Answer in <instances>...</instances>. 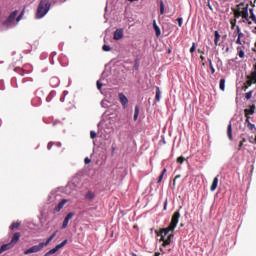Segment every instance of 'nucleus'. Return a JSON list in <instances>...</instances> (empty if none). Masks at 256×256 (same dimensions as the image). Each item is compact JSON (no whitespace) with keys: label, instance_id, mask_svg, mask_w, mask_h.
<instances>
[{"label":"nucleus","instance_id":"1","mask_svg":"<svg viewBox=\"0 0 256 256\" xmlns=\"http://www.w3.org/2000/svg\"><path fill=\"white\" fill-rule=\"evenodd\" d=\"M181 217V213L179 211H176L171 219L170 225L166 228H163L160 230V236L163 239V237H167L169 235L170 231H175L177 228V225H179V218Z\"/></svg>","mask_w":256,"mask_h":256},{"label":"nucleus","instance_id":"2","mask_svg":"<svg viewBox=\"0 0 256 256\" xmlns=\"http://www.w3.org/2000/svg\"><path fill=\"white\" fill-rule=\"evenodd\" d=\"M50 9L51 2L49 0H41L37 8L36 19H43L49 13Z\"/></svg>","mask_w":256,"mask_h":256},{"label":"nucleus","instance_id":"3","mask_svg":"<svg viewBox=\"0 0 256 256\" xmlns=\"http://www.w3.org/2000/svg\"><path fill=\"white\" fill-rule=\"evenodd\" d=\"M17 13H18L17 10L10 13L7 20L3 22V26L7 28L15 27V25H17V23H19V21H21V19L23 18V13H21L18 17H17Z\"/></svg>","mask_w":256,"mask_h":256},{"label":"nucleus","instance_id":"4","mask_svg":"<svg viewBox=\"0 0 256 256\" xmlns=\"http://www.w3.org/2000/svg\"><path fill=\"white\" fill-rule=\"evenodd\" d=\"M44 247L45 245L43 244V242H41L38 245H34L29 249L25 250L24 255H31V253H39V251H43Z\"/></svg>","mask_w":256,"mask_h":256},{"label":"nucleus","instance_id":"5","mask_svg":"<svg viewBox=\"0 0 256 256\" xmlns=\"http://www.w3.org/2000/svg\"><path fill=\"white\" fill-rule=\"evenodd\" d=\"M65 245H67V240H64L63 242H61L60 244L56 245L54 248H52L50 251H48L47 253L44 254V256H50V255H55V253H57V251H59V249H63V247H65Z\"/></svg>","mask_w":256,"mask_h":256},{"label":"nucleus","instance_id":"6","mask_svg":"<svg viewBox=\"0 0 256 256\" xmlns=\"http://www.w3.org/2000/svg\"><path fill=\"white\" fill-rule=\"evenodd\" d=\"M70 189H79L81 187V179L79 177H74L69 183Z\"/></svg>","mask_w":256,"mask_h":256},{"label":"nucleus","instance_id":"7","mask_svg":"<svg viewBox=\"0 0 256 256\" xmlns=\"http://www.w3.org/2000/svg\"><path fill=\"white\" fill-rule=\"evenodd\" d=\"M73 217H75V213L70 212L67 214V216L65 217L63 224H62V229H67V225H69V221H71V219H73Z\"/></svg>","mask_w":256,"mask_h":256},{"label":"nucleus","instance_id":"8","mask_svg":"<svg viewBox=\"0 0 256 256\" xmlns=\"http://www.w3.org/2000/svg\"><path fill=\"white\" fill-rule=\"evenodd\" d=\"M67 203H69V200L67 199H62L57 206L54 208V213H59V211H61V209H63V207H65V205H67Z\"/></svg>","mask_w":256,"mask_h":256},{"label":"nucleus","instance_id":"9","mask_svg":"<svg viewBox=\"0 0 256 256\" xmlns=\"http://www.w3.org/2000/svg\"><path fill=\"white\" fill-rule=\"evenodd\" d=\"M248 85L251 87L252 85H255L256 83V66L254 68V71L251 73L250 76H248Z\"/></svg>","mask_w":256,"mask_h":256},{"label":"nucleus","instance_id":"10","mask_svg":"<svg viewBox=\"0 0 256 256\" xmlns=\"http://www.w3.org/2000/svg\"><path fill=\"white\" fill-rule=\"evenodd\" d=\"M118 97H119V101H120L121 105L125 109V107H127V104L129 103V99H127V96H125L124 93H119Z\"/></svg>","mask_w":256,"mask_h":256},{"label":"nucleus","instance_id":"11","mask_svg":"<svg viewBox=\"0 0 256 256\" xmlns=\"http://www.w3.org/2000/svg\"><path fill=\"white\" fill-rule=\"evenodd\" d=\"M242 19L249 21V6H245L241 11Z\"/></svg>","mask_w":256,"mask_h":256},{"label":"nucleus","instance_id":"12","mask_svg":"<svg viewBox=\"0 0 256 256\" xmlns=\"http://www.w3.org/2000/svg\"><path fill=\"white\" fill-rule=\"evenodd\" d=\"M19 239H21V234L19 232H16L11 239L10 245H12V247H15Z\"/></svg>","mask_w":256,"mask_h":256},{"label":"nucleus","instance_id":"13","mask_svg":"<svg viewBox=\"0 0 256 256\" xmlns=\"http://www.w3.org/2000/svg\"><path fill=\"white\" fill-rule=\"evenodd\" d=\"M119 39H123V29H116L114 32V40L119 41Z\"/></svg>","mask_w":256,"mask_h":256},{"label":"nucleus","instance_id":"14","mask_svg":"<svg viewBox=\"0 0 256 256\" xmlns=\"http://www.w3.org/2000/svg\"><path fill=\"white\" fill-rule=\"evenodd\" d=\"M9 249H13V244H11V243L3 244V245L0 247V255H1L2 253H5V251H9Z\"/></svg>","mask_w":256,"mask_h":256},{"label":"nucleus","instance_id":"15","mask_svg":"<svg viewBox=\"0 0 256 256\" xmlns=\"http://www.w3.org/2000/svg\"><path fill=\"white\" fill-rule=\"evenodd\" d=\"M245 117H249V115H255V105L250 106V108H247L244 110Z\"/></svg>","mask_w":256,"mask_h":256},{"label":"nucleus","instance_id":"16","mask_svg":"<svg viewBox=\"0 0 256 256\" xmlns=\"http://www.w3.org/2000/svg\"><path fill=\"white\" fill-rule=\"evenodd\" d=\"M153 29L156 33V37H160L161 36V28H159V26L157 25L156 20H153Z\"/></svg>","mask_w":256,"mask_h":256},{"label":"nucleus","instance_id":"17","mask_svg":"<svg viewBox=\"0 0 256 256\" xmlns=\"http://www.w3.org/2000/svg\"><path fill=\"white\" fill-rule=\"evenodd\" d=\"M219 41H221V34H219V31L214 32V45L217 47L219 46Z\"/></svg>","mask_w":256,"mask_h":256},{"label":"nucleus","instance_id":"18","mask_svg":"<svg viewBox=\"0 0 256 256\" xmlns=\"http://www.w3.org/2000/svg\"><path fill=\"white\" fill-rule=\"evenodd\" d=\"M227 135H228V139L230 141H233V127H232L231 123L228 124Z\"/></svg>","mask_w":256,"mask_h":256},{"label":"nucleus","instance_id":"19","mask_svg":"<svg viewBox=\"0 0 256 256\" xmlns=\"http://www.w3.org/2000/svg\"><path fill=\"white\" fill-rule=\"evenodd\" d=\"M217 185H219V176H216L213 179L212 185L210 187V191H215V189H217Z\"/></svg>","mask_w":256,"mask_h":256},{"label":"nucleus","instance_id":"20","mask_svg":"<svg viewBox=\"0 0 256 256\" xmlns=\"http://www.w3.org/2000/svg\"><path fill=\"white\" fill-rule=\"evenodd\" d=\"M55 237H57V231L54 232L49 238H47L46 242H42L44 247H47V245H49L51 243L52 239H55Z\"/></svg>","mask_w":256,"mask_h":256},{"label":"nucleus","instance_id":"21","mask_svg":"<svg viewBox=\"0 0 256 256\" xmlns=\"http://www.w3.org/2000/svg\"><path fill=\"white\" fill-rule=\"evenodd\" d=\"M85 198L87 199V201H93V199H95V193L89 191V192L86 193Z\"/></svg>","mask_w":256,"mask_h":256},{"label":"nucleus","instance_id":"22","mask_svg":"<svg viewBox=\"0 0 256 256\" xmlns=\"http://www.w3.org/2000/svg\"><path fill=\"white\" fill-rule=\"evenodd\" d=\"M237 51H238V57H240V59H245V51L241 50V47H237Z\"/></svg>","mask_w":256,"mask_h":256},{"label":"nucleus","instance_id":"23","mask_svg":"<svg viewBox=\"0 0 256 256\" xmlns=\"http://www.w3.org/2000/svg\"><path fill=\"white\" fill-rule=\"evenodd\" d=\"M155 99H156V101H161V89H159V87L156 88Z\"/></svg>","mask_w":256,"mask_h":256},{"label":"nucleus","instance_id":"24","mask_svg":"<svg viewBox=\"0 0 256 256\" xmlns=\"http://www.w3.org/2000/svg\"><path fill=\"white\" fill-rule=\"evenodd\" d=\"M139 119V106H135L134 110V121H137Z\"/></svg>","mask_w":256,"mask_h":256},{"label":"nucleus","instance_id":"25","mask_svg":"<svg viewBox=\"0 0 256 256\" xmlns=\"http://www.w3.org/2000/svg\"><path fill=\"white\" fill-rule=\"evenodd\" d=\"M160 241H163L164 247H167V245L171 244V239H169V238L165 239V237H163V239L161 238Z\"/></svg>","mask_w":256,"mask_h":256},{"label":"nucleus","instance_id":"26","mask_svg":"<svg viewBox=\"0 0 256 256\" xmlns=\"http://www.w3.org/2000/svg\"><path fill=\"white\" fill-rule=\"evenodd\" d=\"M160 241H163L164 247H167V245L171 244V239H169V238L165 239V237H163V239L161 238Z\"/></svg>","mask_w":256,"mask_h":256},{"label":"nucleus","instance_id":"27","mask_svg":"<svg viewBox=\"0 0 256 256\" xmlns=\"http://www.w3.org/2000/svg\"><path fill=\"white\" fill-rule=\"evenodd\" d=\"M165 14V4L163 3V0L160 1V15Z\"/></svg>","mask_w":256,"mask_h":256},{"label":"nucleus","instance_id":"28","mask_svg":"<svg viewBox=\"0 0 256 256\" xmlns=\"http://www.w3.org/2000/svg\"><path fill=\"white\" fill-rule=\"evenodd\" d=\"M208 63H209V68L211 70V74L214 75L215 74V67H213V62L209 58H208Z\"/></svg>","mask_w":256,"mask_h":256},{"label":"nucleus","instance_id":"29","mask_svg":"<svg viewBox=\"0 0 256 256\" xmlns=\"http://www.w3.org/2000/svg\"><path fill=\"white\" fill-rule=\"evenodd\" d=\"M219 88L221 91H225V79H220Z\"/></svg>","mask_w":256,"mask_h":256},{"label":"nucleus","instance_id":"30","mask_svg":"<svg viewBox=\"0 0 256 256\" xmlns=\"http://www.w3.org/2000/svg\"><path fill=\"white\" fill-rule=\"evenodd\" d=\"M21 223L19 222H13L11 225H10V229L11 231H13V229H17L18 227H20Z\"/></svg>","mask_w":256,"mask_h":256},{"label":"nucleus","instance_id":"31","mask_svg":"<svg viewBox=\"0 0 256 256\" xmlns=\"http://www.w3.org/2000/svg\"><path fill=\"white\" fill-rule=\"evenodd\" d=\"M247 127L250 131H256V127H255V124H252V123H249L247 124Z\"/></svg>","mask_w":256,"mask_h":256},{"label":"nucleus","instance_id":"32","mask_svg":"<svg viewBox=\"0 0 256 256\" xmlns=\"http://www.w3.org/2000/svg\"><path fill=\"white\" fill-rule=\"evenodd\" d=\"M251 97H253V91H249L245 94V99L249 100Z\"/></svg>","mask_w":256,"mask_h":256},{"label":"nucleus","instance_id":"33","mask_svg":"<svg viewBox=\"0 0 256 256\" xmlns=\"http://www.w3.org/2000/svg\"><path fill=\"white\" fill-rule=\"evenodd\" d=\"M176 21H177L179 27H182V26H183V18H182V17L177 18Z\"/></svg>","mask_w":256,"mask_h":256},{"label":"nucleus","instance_id":"34","mask_svg":"<svg viewBox=\"0 0 256 256\" xmlns=\"http://www.w3.org/2000/svg\"><path fill=\"white\" fill-rule=\"evenodd\" d=\"M0 90L5 91V82L3 80H0Z\"/></svg>","mask_w":256,"mask_h":256},{"label":"nucleus","instance_id":"35","mask_svg":"<svg viewBox=\"0 0 256 256\" xmlns=\"http://www.w3.org/2000/svg\"><path fill=\"white\" fill-rule=\"evenodd\" d=\"M95 137H97V132L95 131H90V139H95Z\"/></svg>","mask_w":256,"mask_h":256},{"label":"nucleus","instance_id":"36","mask_svg":"<svg viewBox=\"0 0 256 256\" xmlns=\"http://www.w3.org/2000/svg\"><path fill=\"white\" fill-rule=\"evenodd\" d=\"M184 162H185V157L183 156L178 157L177 163L183 164Z\"/></svg>","mask_w":256,"mask_h":256},{"label":"nucleus","instance_id":"37","mask_svg":"<svg viewBox=\"0 0 256 256\" xmlns=\"http://www.w3.org/2000/svg\"><path fill=\"white\" fill-rule=\"evenodd\" d=\"M103 51H111V46L109 45H103L102 46Z\"/></svg>","mask_w":256,"mask_h":256},{"label":"nucleus","instance_id":"38","mask_svg":"<svg viewBox=\"0 0 256 256\" xmlns=\"http://www.w3.org/2000/svg\"><path fill=\"white\" fill-rule=\"evenodd\" d=\"M101 87H103V83H101V80L97 81V89L101 91Z\"/></svg>","mask_w":256,"mask_h":256},{"label":"nucleus","instance_id":"39","mask_svg":"<svg viewBox=\"0 0 256 256\" xmlns=\"http://www.w3.org/2000/svg\"><path fill=\"white\" fill-rule=\"evenodd\" d=\"M256 18L255 13H253V8L250 9V19Z\"/></svg>","mask_w":256,"mask_h":256},{"label":"nucleus","instance_id":"40","mask_svg":"<svg viewBox=\"0 0 256 256\" xmlns=\"http://www.w3.org/2000/svg\"><path fill=\"white\" fill-rule=\"evenodd\" d=\"M195 49H196V47H195V42H193V43H192V46H191V48H190V53H195Z\"/></svg>","mask_w":256,"mask_h":256},{"label":"nucleus","instance_id":"41","mask_svg":"<svg viewBox=\"0 0 256 256\" xmlns=\"http://www.w3.org/2000/svg\"><path fill=\"white\" fill-rule=\"evenodd\" d=\"M245 138L243 139V141H241L240 143H239V146H238V151H241V149H242V147H243V143H245Z\"/></svg>","mask_w":256,"mask_h":256},{"label":"nucleus","instance_id":"42","mask_svg":"<svg viewBox=\"0 0 256 256\" xmlns=\"http://www.w3.org/2000/svg\"><path fill=\"white\" fill-rule=\"evenodd\" d=\"M101 105L102 107H107V100H102Z\"/></svg>","mask_w":256,"mask_h":256},{"label":"nucleus","instance_id":"43","mask_svg":"<svg viewBox=\"0 0 256 256\" xmlns=\"http://www.w3.org/2000/svg\"><path fill=\"white\" fill-rule=\"evenodd\" d=\"M242 37H245V34H243V32H239L238 33V39H241Z\"/></svg>","mask_w":256,"mask_h":256},{"label":"nucleus","instance_id":"44","mask_svg":"<svg viewBox=\"0 0 256 256\" xmlns=\"http://www.w3.org/2000/svg\"><path fill=\"white\" fill-rule=\"evenodd\" d=\"M161 181H163V173H161L159 178H158V183H161Z\"/></svg>","mask_w":256,"mask_h":256},{"label":"nucleus","instance_id":"45","mask_svg":"<svg viewBox=\"0 0 256 256\" xmlns=\"http://www.w3.org/2000/svg\"><path fill=\"white\" fill-rule=\"evenodd\" d=\"M51 147H53V143H52V142H49V143H48V146H47L48 151H50Z\"/></svg>","mask_w":256,"mask_h":256},{"label":"nucleus","instance_id":"46","mask_svg":"<svg viewBox=\"0 0 256 256\" xmlns=\"http://www.w3.org/2000/svg\"><path fill=\"white\" fill-rule=\"evenodd\" d=\"M84 161H85V164H86V165H89V163H91V159H89V158H85Z\"/></svg>","mask_w":256,"mask_h":256},{"label":"nucleus","instance_id":"47","mask_svg":"<svg viewBox=\"0 0 256 256\" xmlns=\"http://www.w3.org/2000/svg\"><path fill=\"white\" fill-rule=\"evenodd\" d=\"M236 44H237V45H242L241 38H237Z\"/></svg>","mask_w":256,"mask_h":256},{"label":"nucleus","instance_id":"48","mask_svg":"<svg viewBox=\"0 0 256 256\" xmlns=\"http://www.w3.org/2000/svg\"><path fill=\"white\" fill-rule=\"evenodd\" d=\"M245 123H246L247 125H249V123H251V121L249 120V116H246Z\"/></svg>","mask_w":256,"mask_h":256},{"label":"nucleus","instance_id":"49","mask_svg":"<svg viewBox=\"0 0 256 256\" xmlns=\"http://www.w3.org/2000/svg\"><path fill=\"white\" fill-rule=\"evenodd\" d=\"M164 211H167V199L164 202V207H163Z\"/></svg>","mask_w":256,"mask_h":256},{"label":"nucleus","instance_id":"50","mask_svg":"<svg viewBox=\"0 0 256 256\" xmlns=\"http://www.w3.org/2000/svg\"><path fill=\"white\" fill-rule=\"evenodd\" d=\"M236 31H237V35H239V33H241V28L239 26H237Z\"/></svg>","mask_w":256,"mask_h":256},{"label":"nucleus","instance_id":"51","mask_svg":"<svg viewBox=\"0 0 256 256\" xmlns=\"http://www.w3.org/2000/svg\"><path fill=\"white\" fill-rule=\"evenodd\" d=\"M173 237H175V235L170 234L167 238L170 239V241H171V239H172Z\"/></svg>","mask_w":256,"mask_h":256},{"label":"nucleus","instance_id":"52","mask_svg":"<svg viewBox=\"0 0 256 256\" xmlns=\"http://www.w3.org/2000/svg\"><path fill=\"white\" fill-rule=\"evenodd\" d=\"M56 147H61V142L55 143Z\"/></svg>","mask_w":256,"mask_h":256},{"label":"nucleus","instance_id":"53","mask_svg":"<svg viewBox=\"0 0 256 256\" xmlns=\"http://www.w3.org/2000/svg\"><path fill=\"white\" fill-rule=\"evenodd\" d=\"M162 173H163V176L165 175V173H167V169L166 168H164L163 169V171H162Z\"/></svg>","mask_w":256,"mask_h":256},{"label":"nucleus","instance_id":"54","mask_svg":"<svg viewBox=\"0 0 256 256\" xmlns=\"http://www.w3.org/2000/svg\"><path fill=\"white\" fill-rule=\"evenodd\" d=\"M252 33L256 35V27L252 30Z\"/></svg>","mask_w":256,"mask_h":256},{"label":"nucleus","instance_id":"55","mask_svg":"<svg viewBox=\"0 0 256 256\" xmlns=\"http://www.w3.org/2000/svg\"><path fill=\"white\" fill-rule=\"evenodd\" d=\"M181 177V175H177V176H175V178L174 179H179Z\"/></svg>","mask_w":256,"mask_h":256},{"label":"nucleus","instance_id":"56","mask_svg":"<svg viewBox=\"0 0 256 256\" xmlns=\"http://www.w3.org/2000/svg\"><path fill=\"white\" fill-rule=\"evenodd\" d=\"M159 255H161V253H159V252H156V253L154 254V256H159Z\"/></svg>","mask_w":256,"mask_h":256},{"label":"nucleus","instance_id":"57","mask_svg":"<svg viewBox=\"0 0 256 256\" xmlns=\"http://www.w3.org/2000/svg\"><path fill=\"white\" fill-rule=\"evenodd\" d=\"M252 21H253V23H255V25H256V17H255L254 19H252Z\"/></svg>","mask_w":256,"mask_h":256},{"label":"nucleus","instance_id":"58","mask_svg":"<svg viewBox=\"0 0 256 256\" xmlns=\"http://www.w3.org/2000/svg\"><path fill=\"white\" fill-rule=\"evenodd\" d=\"M200 59H201L202 61H204V60H205V57H203V56H200Z\"/></svg>","mask_w":256,"mask_h":256},{"label":"nucleus","instance_id":"59","mask_svg":"<svg viewBox=\"0 0 256 256\" xmlns=\"http://www.w3.org/2000/svg\"><path fill=\"white\" fill-rule=\"evenodd\" d=\"M128 1H130V3H133V2H135V1H137V0H128Z\"/></svg>","mask_w":256,"mask_h":256},{"label":"nucleus","instance_id":"60","mask_svg":"<svg viewBox=\"0 0 256 256\" xmlns=\"http://www.w3.org/2000/svg\"><path fill=\"white\" fill-rule=\"evenodd\" d=\"M60 101L63 103V101H65V98H61Z\"/></svg>","mask_w":256,"mask_h":256},{"label":"nucleus","instance_id":"61","mask_svg":"<svg viewBox=\"0 0 256 256\" xmlns=\"http://www.w3.org/2000/svg\"><path fill=\"white\" fill-rule=\"evenodd\" d=\"M177 180L174 178V180H173V185H175V182H176Z\"/></svg>","mask_w":256,"mask_h":256},{"label":"nucleus","instance_id":"62","mask_svg":"<svg viewBox=\"0 0 256 256\" xmlns=\"http://www.w3.org/2000/svg\"><path fill=\"white\" fill-rule=\"evenodd\" d=\"M209 8L211 9V6H210V4H209Z\"/></svg>","mask_w":256,"mask_h":256}]
</instances>
